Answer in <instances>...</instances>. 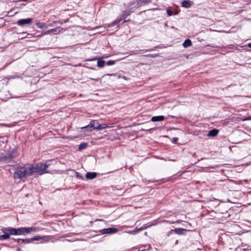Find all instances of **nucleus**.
Here are the masks:
<instances>
[{
    "label": "nucleus",
    "mask_w": 251,
    "mask_h": 251,
    "mask_svg": "<svg viewBox=\"0 0 251 251\" xmlns=\"http://www.w3.org/2000/svg\"><path fill=\"white\" fill-rule=\"evenodd\" d=\"M49 165L46 163L26 164L17 167L13 174L15 179L23 180L34 175H42L49 173L47 170Z\"/></svg>",
    "instance_id": "obj_1"
},
{
    "label": "nucleus",
    "mask_w": 251,
    "mask_h": 251,
    "mask_svg": "<svg viewBox=\"0 0 251 251\" xmlns=\"http://www.w3.org/2000/svg\"><path fill=\"white\" fill-rule=\"evenodd\" d=\"M130 14V11L128 9L126 10L117 18L116 20L113 21L110 24L107 25V27H112L119 24L123 20L125 19Z\"/></svg>",
    "instance_id": "obj_2"
},
{
    "label": "nucleus",
    "mask_w": 251,
    "mask_h": 251,
    "mask_svg": "<svg viewBox=\"0 0 251 251\" xmlns=\"http://www.w3.org/2000/svg\"><path fill=\"white\" fill-rule=\"evenodd\" d=\"M17 229L18 233V235H25L30 232L37 231L39 228L37 227H20L17 228Z\"/></svg>",
    "instance_id": "obj_3"
},
{
    "label": "nucleus",
    "mask_w": 251,
    "mask_h": 251,
    "mask_svg": "<svg viewBox=\"0 0 251 251\" xmlns=\"http://www.w3.org/2000/svg\"><path fill=\"white\" fill-rule=\"evenodd\" d=\"M90 126L92 127V130L93 129H98L100 130L102 129H105L108 126L105 124L100 125L99 123H98L97 121L92 120L90 122Z\"/></svg>",
    "instance_id": "obj_4"
},
{
    "label": "nucleus",
    "mask_w": 251,
    "mask_h": 251,
    "mask_svg": "<svg viewBox=\"0 0 251 251\" xmlns=\"http://www.w3.org/2000/svg\"><path fill=\"white\" fill-rule=\"evenodd\" d=\"M14 157V152L13 151H10L7 153V155L0 157V162L10 163Z\"/></svg>",
    "instance_id": "obj_5"
},
{
    "label": "nucleus",
    "mask_w": 251,
    "mask_h": 251,
    "mask_svg": "<svg viewBox=\"0 0 251 251\" xmlns=\"http://www.w3.org/2000/svg\"><path fill=\"white\" fill-rule=\"evenodd\" d=\"M1 230L3 233H7L9 236L10 235H18V234L17 229L16 228L11 227H3Z\"/></svg>",
    "instance_id": "obj_6"
},
{
    "label": "nucleus",
    "mask_w": 251,
    "mask_h": 251,
    "mask_svg": "<svg viewBox=\"0 0 251 251\" xmlns=\"http://www.w3.org/2000/svg\"><path fill=\"white\" fill-rule=\"evenodd\" d=\"M62 28L61 27L58 26L45 31L43 33V35H56L57 34H58L59 33H60L61 32H62Z\"/></svg>",
    "instance_id": "obj_7"
},
{
    "label": "nucleus",
    "mask_w": 251,
    "mask_h": 251,
    "mask_svg": "<svg viewBox=\"0 0 251 251\" xmlns=\"http://www.w3.org/2000/svg\"><path fill=\"white\" fill-rule=\"evenodd\" d=\"M117 229L114 227H109L107 228L102 229L100 230V233L101 234H105L109 233H115L117 231Z\"/></svg>",
    "instance_id": "obj_8"
},
{
    "label": "nucleus",
    "mask_w": 251,
    "mask_h": 251,
    "mask_svg": "<svg viewBox=\"0 0 251 251\" xmlns=\"http://www.w3.org/2000/svg\"><path fill=\"white\" fill-rule=\"evenodd\" d=\"M32 21V19L27 18L20 19L17 21V24L20 26H22L24 25L30 24Z\"/></svg>",
    "instance_id": "obj_9"
},
{
    "label": "nucleus",
    "mask_w": 251,
    "mask_h": 251,
    "mask_svg": "<svg viewBox=\"0 0 251 251\" xmlns=\"http://www.w3.org/2000/svg\"><path fill=\"white\" fill-rule=\"evenodd\" d=\"M41 239H46L47 241H49L50 239V236H47L42 237H40L39 236H36L31 238L29 239V240H30V243L32 241H39Z\"/></svg>",
    "instance_id": "obj_10"
},
{
    "label": "nucleus",
    "mask_w": 251,
    "mask_h": 251,
    "mask_svg": "<svg viewBox=\"0 0 251 251\" xmlns=\"http://www.w3.org/2000/svg\"><path fill=\"white\" fill-rule=\"evenodd\" d=\"M13 241L17 242L19 245H21L22 244H29L30 243V240L29 239H15L12 238V239Z\"/></svg>",
    "instance_id": "obj_11"
},
{
    "label": "nucleus",
    "mask_w": 251,
    "mask_h": 251,
    "mask_svg": "<svg viewBox=\"0 0 251 251\" xmlns=\"http://www.w3.org/2000/svg\"><path fill=\"white\" fill-rule=\"evenodd\" d=\"M174 232L178 235H183L187 231V230L182 228H176L173 230Z\"/></svg>",
    "instance_id": "obj_12"
},
{
    "label": "nucleus",
    "mask_w": 251,
    "mask_h": 251,
    "mask_svg": "<svg viewBox=\"0 0 251 251\" xmlns=\"http://www.w3.org/2000/svg\"><path fill=\"white\" fill-rule=\"evenodd\" d=\"M97 176V174L95 172H88L86 174V178L87 179H93L96 178Z\"/></svg>",
    "instance_id": "obj_13"
},
{
    "label": "nucleus",
    "mask_w": 251,
    "mask_h": 251,
    "mask_svg": "<svg viewBox=\"0 0 251 251\" xmlns=\"http://www.w3.org/2000/svg\"><path fill=\"white\" fill-rule=\"evenodd\" d=\"M165 119V117L164 116H153L151 118V121L152 122H160L162 121Z\"/></svg>",
    "instance_id": "obj_14"
},
{
    "label": "nucleus",
    "mask_w": 251,
    "mask_h": 251,
    "mask_svg": "<svg viewBox=\"0 0 251 251\" xmlns=\"http://www.w3.org/2000/svg\"><path fill=\"white\" fill-rule=\"evenodd\" d=\"M218 133L219 130L214 128L209 131L207 136L210 137H215Z\"/></svg>",
    "instance_id": "obj_15"
},
{
    "label": "nucleus",
    "mask_w": 251,
    "mask_h": 251,
    "mask_svg": "<svg viewBox=\"0 0 251 251\" xmlns=\"http://www.w3.org/2000/svg\"><path fill=\"white\" fill-rule=\"evenodd\" d=\"M191 5L190 1L183 0L182 2V6L186 8H190L191 6Z\"/></svg>",
    "instance_id": "obj_16"
},
{
    "label": "nucleus",
    "mask_w": 251,
    "mask_h": 251,
    "mask_svg": "<svg viewBox=\"0 0 251 251\" xmlns=\"http://www.w3.org/2000/svg\"><path fill=\"white\" fill-rule=\"evenodd\" d=\"M184 48H188L192 45V42L191 40L187 39L185 40L182 44Z\"/></svg>",
    "instance_id": "obj_17"
},
{
    "label": "nucleus",
    "mask_w": 251,
    "mask_h": 251,
    "mask_svg": "<svg viewBox=\"0 0 251 251\" xmlns=\"http://www.w3.org/2000/svg\"><path fill=\"white\" fill-rule=\"evenodd\" d=\"M146 228H147L146 226L141 227L140 228H137L133 230L130 231L129 232V233H130L131 234H135V233H137V232H139V231H140L141 230L145 229Z\"/></svg>",
    "instance_id": "obj_18"
},
{
    "label": "nucleus",
    "mask_w": 251,
    "mask_h": 251,
    "mask_svg": "<svg viewBox=\"0 0 251 251\" xmlns=\"http://www.w3.org/2000/svg\"><path fill=\"white\" fill-rule=\"evenodd\" d=\"M105 63V61L103 60L99 59L98 60L97 66L99 67L102 68V67H103L104 66Z\"/></svg>",
    "instance_id": "obj_19"
},
{
    "label": "nucleus",
    "mask_w": 251,
    "mask_h": 251,
    "mask_svg": "<svg viewBox=\"0 0 251 251\" xmlns=\"http://www.w3.org/2000/svg\"><path fill=\"white\" fill-rule=\"evenodd\" d=\"M9 238H10L9 236L7 233H3V234L0 235V241L7 240Z\"/></svg>",
    "instance_id": "obj_20"
},
{
    "label": "nucleus",
    "mask_w": 251,
    "mask_h": 251,
    "mask_svg": "<svg viewBox=\"0 0 251 251\" xmlns=\"http://www.w3.org/2000/svg\"><path fill=\"white\" fill-rule=\"evenodd\" d=\"M87 145H88V144L86 143L83 142V143H81L79 145L78 150L79 151H81V150L84 149L87 146Z\"/></svg>",
    "instance_id": "obj_21"
},
{
    "label": "nucleus",
    "mask_w": 251,
    "mask_h": 251,
    "mask_svg": "<svg viewBox=\"0 0 251 251\" xmlns=\"http://www.w3.org/2000/svg\"><path fill=\"white\" fill-rule=\"evenodd\" d=\"M36 25L38 26V27L40 28H48V26H46L45 23H36Z\"/></svg>",
    "instance_id": "obj_22"
},
{
    "label": "nucleus",
    "mask_w": 251,
    "mask_h": 251,
    "mask_svg": "<svg viewBox=\"0 0 251 251\" xmlns=\"http://www.w3.org/2000/svg\"><path fill=\"white\" fill-rule=\"evenodd\" d=\"M81 129H87L89 131H92V127H90V124L89 125H88L87 126H83L82 127H81Z\"/></svg>",
    "instance_id": "obj_23"
},
{
    "label": "nucleus",
    "mask_w": 251,
    "mask_h": 251,
    "mask_svg": "<svg viewBox=\"0 0 251 251\" xmlns=\"http://www.w3.org/2000/svg\"><path fill=\"white\" fill-rule=\"evenodd\" d=\"M75 176L78 179H84L83 176L79 175V174L76 172H75Z\"/></svg>",
    "instance_id": "obj_24"
},
{
    "label": "nucleus",
    "mask_w": 251,
    "mask_h": 251,
    "mask_svg": "<svg viewBox=\"0 0 251 251\" xmlns=\"http://www.w3.org/2000/svg\"><path fill=\"white\" fill-rule=\"evenodd\" d=\"M115 61L114 60H108L106 64L108 66H111V65L115 64Z\"/></svg>",
    "instance_id": "obj_25"
},
{
    "label": "nucleus",
    "mask_w": 251,
    "mask_h": 251,
    "mask_svg": "<svg viewBox=\"0 0 251 251\" xmlns=\"http://www.w3.org/2000/svg\"><path fill=\"white\" fill-rule=\"evenodd\" d=\"M139 53V50H132L130 52V55H135Z\"/></svg>",
    "instance_id": "obj_26"
},
{
    "label": "nucleus",
    "mask_w": 251,
    "mask_h": 251,
    "mask_svg": "<svg viewBox=\"0 0 251 251\" xmlns=\"http://www.w3.org/2000/svg\"><path fill=\"white\" fill-rule=\"evenodd\" d=\"M33 36V34H30V33H26V35H25V37H22L21 38H31Z\"/></svg>",
    "instance_id": "obj_27"
},
{
    "label": "nucleus",
    "mask_w": 251,
    "mask_h": 251,
    "mask_svg": "<svg viewBox=\"0 0 251 251\" xmlns=\"http://www.w3.org/2000/svg\"><path fill=\"white\" fill-rule=\"evenodd\" d=\"M167 14L169 16H171L173 15V12L172 10L168 9L167 10Z\"/></svg>",
    "instance_id": "obj_28"
},
{
    "label": "nucleus",
    "mask_w": 251,
    "mask_h": 251,
    "mask_svg": "<svg viewBox=\"0 0 251 251\" xmlns=\"http://www.w3.org/2000/svg\"><path fill=\"white\" fill-rule=\"evenodd\" d=\"M145 56L151 57H156V56H158V55L156 54H149L145 55Z\"/></svg>",
    "instance_id": "obj_29"
},
{
    "label": "nucleus",
    "mask_w": 251,
    "mask_h": 251,
    "mask_svg": "<svg viewBox=\"0 0 251 251\" xmlns=\"http://www.w3.org/2000/svg\"><path fill=\"white\" fill-rule=\"evenodd\" d=\"M233 47H234L233 45H229L226 47V48L229 49H233Z\"/></svg>",
    "instance_id": "obj_30"
},
{
    "label": "nucleus",
    "mask_w": 251,
    "mask_h": 251,
    "mask_svg": "<svg viewBox=\"0 0 251 251\" xmlns=\"http://www.w3.org/2000/svg\"><path fill=\"white\" fill-rule=\"evenodd\" d=\"M41 36V35H40V34H37L36 33H35V34H33L32 36L33 37H39V36Z\"/></svg>",
    "instance_id": "obj_31"
},
{
    "label": "nucleus",
    "mask_w": 251,
    "mask_h": 251,
    "mask_svg": "<svg viewBox=\"0 0 251 251\" xmlns=\"http://www.w3.org/2000/svg\"><path fill=\"white\" fill-rule=\"evenodd\" d=\"M21 34L23 35L22 37H25V36H24V35H26V32H23L21 33Z\"/></svg>",
    "instance_id": "obj_32"
},
{
    "label": "nucleus",
    "mask_w": 251,
    "mask_h": 251,
    "mask_svg": "<svg viewBox=\"0 0 251 251\" xmlns=\"http://www.w3.org/2000/svg\"><path fill=\"white\" fill-rule=\"evenodd\" d=\"M245 120H251V116L247 117Z\"/></svg>",
    "instance_id": "obj_33"
},
{
    "label": "nucleus",
    "mask_w": 251,
    "mask_h": 251,
    "mask_svg": "<svg viewBox=\"0 0 251 251\" xmlns=\"http://www.w3.org/2000/svg\"><path fill=\"white\" fill-rule=\"evenodd\" d=\"M53 26V24H49L47 26L48 27H51V26Z\"/></svg>",
    "instance_id": "obj_34"
},
{
    "label": "nucleus",
    "mask_w": 251,
    "mask_h": 251,
    "mask_svg": "<svg viewBox=\"0 0 251 251\" xmlns=\"http://www.w3.org/2000/svg\"><path fill=\"white\" fill-rule=\"evenodd\" d=\"M248 47L251 48V43L248 44Z\"/></svg>",
    "instance_id": "obj_35"
},
{
    "label": "nucleus",
    "mask_w": 251,
    "mask_h": 251,
    "mask_svg": "<svg viewBox=\"0 0 251 251\" xmlns=\"http://www.w3.org/2000/svg\"><path fill=\"white\" fill-rule=\"evenodd\" d=\"M170 180V178H166V179H165V182H167V181H169Z\"/></svg>",
    "instance_id": "obj_36"
},
{
    "label": "nucleus",
    "mask_w": 251,
    "mask_h": 251,
    "mask_svg": "<svg viewBox=\"0 0 251 251\" xmlns=\"http://www.w3.org/2000/svg\"><path fill=\"white\" fill-rule=\"evenodd\" d=\"M19 1H26L27 0H18Z\"/></svg>",
    "instance_id": "obj_37"
},
{
    "label": "nucleus",
    "mask_w": 251,
    "mask_h": 251,
    "mask_svg": "<svg viewBox=\"0 0 251 251\" xmlns=\"http://www.w3.org/2000/svg\"><path fill=\"white\" fill-rule=\"evenodd\" d=\"M17 251H21V249L20 248H18V249H17Z\"/></svg>",
    "instance_id": "obj_38"
},
{
    "label": "nucleus",
    "mask_w": 251,
    "mask_h": 251,
    "mask_svg": "<svg viewBox=\"0 0 251 251\" xmlns=\"http://www.w3.org/2000/svg\"><path fill=\"white\" fill-rule=\"evenodd\" d=\"M174 140H175V141H177V138H174Z\"/></svg>",
    "instance_id": "obj_39"
},
{
    "label": "nucleus",
    "mask_w": 251,
    "mask_h": 251,
    "mask_svg": "<svg viewBox=\"0 0 251 251\" xmlns=\"http://www.w3.org/2000/svg\"><path fill=\"white\" fill-rule=\"evenodd\" d=\"M57 22H54L53 23H57Z\"/></svg>",
    "instance_id": "obj_40"
}]
</instances>
